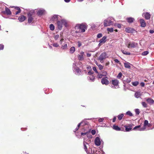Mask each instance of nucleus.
<instances>
[{
	"instance_id": "nucleus-14",
	"label": "nucleus",
	"mask_w": 154,
	"mask_h": 154,
	"mask_svg": "<svg viewBox=\"0 0 154 154\" xmlns=\"http://www.w3.org/2000/svg\"><path fill=\"white\" fill-rule=\"evenodd\" d=\"M132 124L129 125H125L124 127L125 128V130L127 131H129L132 129Z\"/></svg>"
},
{
	"instance_id": "nucleus-60",
	"label": "nucleus",
	"mask_w": 154,
	"mask_h": 154,
	"mask_svg": "<svg viewBox=\"0 0 154 154\" xmlns=\"http://www.w3.org/2000/svg\"><path fill=\"white\" fill-rule=\"evenodd\" d=\"M21 12V11H16V12H15V14L16 15H17V14L20 13Z\"/></svg>"
},
{
	"instance_id": "nucleus-31",
	"label": "nucleus",
	"mask_w": 154,
	"mask_h": 154,
	"mask_svg": "<svg viewBox=\"0 0 154 154\" xmlns=\"http://www.w3.org/2000/svg\"><path fill=\"white\" fill-rule=\"evenodd\" d=\"M50 29L51 30H53L54 29V26L53 24H51L50 25Z\"/></svg>"
},
{
	"instance_id": "nucleus-5",
	"label": "nucleus",
	"mask_w": 154,
	"mask_h": 154,
	"mask_svg": "<svg viewBox=\"0 0 154 154\" xmlns=\"http://www.w3.org/2000/svg\"><path fill=\"white\" fill-rule=\"evenodd\" d=\"M108 79V78L106 76L103 78L101 80V83L103 85H108L109 83Z\"/></svg>"
},
{
	"instance_id": "nucleus-45",
	"label": "nucleus",
	"mask_w": 154,
	"mask_h": 154,
	"mask_svg": "<svg viewBox=\"0 0 154 154\" xmlns=\"http://www.w3.org/2000/svg\"><path fill=\"white\" fill-rule=\"evenodd\" d=\"M59 37V35H56L54 36V38L55 40H57Z\"/></svg>"
},
{
	"instance_id": "nucleus-29",
	"label": "nucleus",
	"mask_w": 154,
	"mask_h": 154,
	"mask_svg": "<svg viewBox=\"0 0 154 154\" xmlns=\"http://www.w3.org/2000/svg\"><path fill=\"white\" fill-rule=\"evenodd\" d=\"M122 53L124 54L128 55H130L131 54V53L130 52H127L126 51H125L124 50H122Z\"/></svg>"
},
{
	"instance_id": "nucleus-6",
	"label": "nucleus",
	"mask_w": 154,
	"mask_h": 154,
	"mask_svg": "<svg viewBox=\"0 0 154 154\" xmlns=\"http://www.w3.org/2000/svg\"><path fill=\"white\" fill-rule=\"evenodd\" d=\"M112 21L109 19L105 20L104 21V26H107L111 25Z\"/></svg>"
},
{
	"instance_id": "nucleus-2",
	"label": "nucleus",
	"mask_w": 154,
	"mask_h": 154,
	"mask_svg": "<svg viewBox=\"0 0 154 154\" xmlns=\"http://www.w3.org/2000/svg\"><path fill=\"white\" fill-rule=\"evenodd\" d=\"M57 23L58 28L60 30H61L62 29L63 25L64 26L66 27L67 26V22L66 20L64 19L58 20L57 21Z\"/></svg>"
},
{
	"instance_id": "nucleus-30",
	"label": "nucleus",
	"mask_w": 154,
	"mask_h": 154,
	"mask_svg": "<svg viewBox=\"0 0 154 154\" xmlns=\"http://www.w3.org/2000/svg\"><path fill=\"white\" fill-rule=\"evenodd\" d=\"M67 44H66L62 46L61 48L63 50L66 49L67 48Z\"/></svg>"
},
{
	"instance_id": "nucleus-25",
	"label": "nucleus",
	"mask_w": 154,
	"mask_h": 154,
	"mask_svg": "<svg viewBox=\"0 0 154 154\" xmlns=\"http://www.w3.org/2000/svg\"><path fill=\"white\" fill-rule=\"evenodd\" d=\"M75 51V48L74 47H72L70 48L69 50L70 52L71 53H73Z\"/></svg>"
},
{
	"instance_id": "nucleus-39",
	"label": "nucleus",
	"mask_w": 154,
	"mask_h": 154,
	"mask_svg": "<svg viewBox=\"0 0 154 154\" xmlns=\"http://www.w3.org/2000/svg\"><path fill=\"white\" fill-rule=\"evenodd\" d=\"M135 111L136 114L137 115H139L140 113L139 110V109H135Z\"/></svg>"
},
{
	"instance_id": "nucleus-10",
	"label": "nucleus",
	"mask_w": 154,
	"mask_h": 154,
	"mask_svg": "<svg viewBox=\"0 0 154 154\" xmlns=\"http://www.w3.org/2000/svg\"><path fill=\"white\" fill-rule=\"evenodd\" d=\"M112 84L114 86H118L119 84V81L117 79L112 80Z\"/></svg>"
},
{
	"instance_id": "nucleus-22",
	"label": "nucleus",
	"mask_w": 154,
	"mask_h": 154,
	"mask_svg": "<svg viewBox=\"0 0 154 154\" xmlns=\"http://www.w3.org/2000/svg\"><path fill=\"white\" fill-rule=\"evenodd\" d=\"M113 128L114 130L117 131H122V130L121 128L119 127L118 126L115 125H113Z\"/></svg>"
},
{
	"instance_id": "nucleus-26",
	"label": "nucleus",
	"mask_w": 154,
	"mask_h": 154,
	"mask_svg": "<svg viewBox=\"0 0 154 154\" xmlns=\"http://www.w3.org/2000/svg\"><path fill=\"white\" fill-rule=\"evenodd\" d=\"M124 66L126 68L129 69L131 67L130 63L128 62L125 63Z\"/></svg>"
},
{
	"instance_id": "nucleus-47",
	"label": "nucleus",
	"mask_w": 154,
	"mask_h": 154,
	"mask_svg": "<svg viewBox=\"0 0 154 154\" xmlns=\"http://www.w3.org/2000/svg\"><path fill=\"white\" fill-rule=\"evenodd\" d=\"M96 133V131L94 130H92L91 131V133L93 135H94Z\"/></svg>"
},
{
	"instance_id": "nucleus-56",
	"label": "nucleus",
	"mask_w": 154,
	"mask_h": 154,
	"mask_svg": "<svg viewBox=\"0 0 154 154\" xmlns=\"http://www.w3.org/2000/svg\"><path fill=\"white\" fill-rule=\"evenodd\" d=\"M86 55L87 57H89L91 56V54H90L87 53Z\"/></svg>"
},
{
	"instance_id": "nucleus-41",
	"label": "nucleus",
	"mask_w": 154,
	"mask_h": 154,
	"mask_svg": "<svg viewBox=\"0 0 154 154\" xmlns=\"http://www.w3.org/2000/svg\"><path fill=\"white\" fill-rule=\"evenodd\" d=\"M122 75V73L121 72H119L118 75L117 76V78L118 79H120Z\"/></svg>"
},
{
	"instance_id": "nucleus-37",
	"label": "nucleus",
	"mask_w": 154,
	"mask_h": 154,
	"mask_svg": "<svg viewBox=\"0 0 154 154\" xmlns=\"http://www.w3.org/2000/svg\"><path fill=\"white\" fill-rule=\"evenodd\" d=\"M107 31L110 32H112L113 31V29L112 28H107Z\"/></svg>"
},
{
	"instance_id": "nucleus-1",
	"label": "nucleus",
	"mask_w": 154,
	"mask_h": 154,
	"mask_svg": "<svg viewBox=\"0 0 154 154\" xmlns=\"http://www.w3.org/2000/svg\"><path fill=\"white\" fill-rule=\"evenodd\" d=\"M88 26L85 23L77 24L75 27L76 33H83L87 29Z\"/></svg>"
},
{
	"instance_id": "nucleus-13",
	"label": "nucleus",
	"mask_w": 154,
	"mask_h": 154,
	"mask_svg": "<svg viewBox=\"0 0 154 154\" xmlns=\"http://www.w3.org/2000/svg\"><path fill=\"white\" fill-rule=\"evenodd\" d=\"M148 124V122L147 120H145L144 121V124H143V128H141L140 130V131H144V130L146 128V127Z\"/></svg>"
},
{
	"instance_id": "nucleus-55",
	"label": "nucleus",
	"mask_w": 154,
	"mask_h": 154,
	"mask_svg": "<svg viewBox=\"0 0 154 154\" xmlns=\"http://www.w3.org/2000/svg\"><path fill=\"white\" fill-rule=\"evenodd\" d=\"M140 85L141 86H142V87H144V85H145V84L143 82H141L140 83Z\"/></svg>"
},
{
	"instance_id": "nucleus-61",
	"label": "nucleus",
	"mask_w": 154,
	"mask_h": 154,
	"mask_svg": "<svg viewBox=\"0 0 154 154\" xmlns=\"http://www.w3.org/2000/svg\"><path fill=\"white\" fill-rule=\"evenodd\" d=\"M152 125L150 124V123H148L146 126H148V127H150Z\"/></svg>"
},
{
	"instance_id": "nucleus-19",
	"label": "nucleus",
	"mask_w": 154,
	"mask_h": 154,
	"mask_svg": "<svg viewBox=\"0 0 154 154\" xmlns=\"http://www.w3.org/2000/svg\"><path fill=\"white\" fill-rule=\"evenodd\" d=\"M147 102L150 104H152L154 103V100L150 98H148L146 100Z\"/></svg>"
},
{
	"instance_id": "nucleus-42",
	"label": "nucleus",
	"mask_w": 154,
	"mask_h": 154,
	"mask_svg": "<svg viewBox=\"0 0 154 154\" xmlns=\"http://www.w3.org/2000/svg\"><path fill=\"white\" fill-rule=\"evenodd\" d=\"M93 70L95 71V72L97 73H98V72L97 69L95 67H93L92 68Z\"/></svg>"
},
{
	"instance_id": "nucleus-20",
	"label": "nucleus",
	"mask_w": 154,
	"mask_h": 154,
	"mask_svg": "<svg viewBox=\"0 0 154 154\" xmlns=\"http://www.w3.org/2000/svg\"><path fill=\"white\" fill-rule=\"evenodd\" d=\"M127 20L128 23H131L134 22V19L133 18L130 17L127 18Z\"/></svg>"
},
{
	"instance_id": "nucleus-40",
	"label": "nucleus",
	"mask_w": 154,
	"mask_h": 154,
	"mask_svg": "<svg viewBox=\"0 0 154 154\" xmlns=\"http://www.w3.org/2000/svg\"><path fill=\"white\" fill-rule=\"evenodd\" d=\"M149 53V52L148 51H145L142 53V55L143 56H145L147 55Z\"/></svg>"
},
{
	"instance_id": "nucleus-17",
	"label": "nucleus",
	"mask_w": 154,
	"mask_h": 154,
	"mask_svg": "<svg viewBox=\"0 0 154 154\" xmlns=\"http://www.w3.org/2000/svg\"><path fill=\"white\" fill-rule=\"evenodd\" d=\"M26 19V17L23 15H21L18 18V20L20 22H22Z\"/></svg>"
},
{
	"instance_id": "nucleus-7",
	"label": "nucleus",
	"mask_w": 154,
	"mask_h": 154,
	"mask_svg": "<svg viewBox=\"0 0 154 154\" xmlns=\"http://www.w3.org/2000/svg\"><path fill=\"white\" fill-rule=\"evenodd\" d=\"M94 143L97 146H100L101 144V142L99 138L97 137L94 140Z\"/></svg>"
},
{
	"instance_id": "nucleus-52",
	"label": "nucleus",
	"mask_w": 154,
	"mask_h": 154,
	"mask_svg": "<svg viewBox=\"0 0 154 154\" xmlns=\"http://www.w3.org/2000/svg\"><path fill=\"white\" fill-rule=\"evenodd\" d=\"M94 73V72H93L91 71H90L88 72V74L89 75H92Z\"/></svg>"
},
{
	"instance_id": "nucleus-21",
	"label": "nucleus",
	"mask_w": 154,
	"mask_h": 154,
	"mask_svg": "<svg viewBox=\"0 0 154 154\" xmlns=\"http://www.w3.org/2000/svg\"><path fill=\"white\" fill-rule=\"evenodd\" d=\"M88 79L91 80V82H94L95 80V76L93 75H91L88 77Z\"/></svg>"
},
{
	"instance_id": "nucleus-23",
	"label": "nucleus",
	"mask_w": 154,
	"mask_h": 154,
	"mask_svg": "<svg viewBox=\"0 0 154 154\" xmlns=\"http://www.w3.org/2000/svg\"><path fill=\"white\" fill-rule=\"evenodd\" d=\"M106 37L105 36H103L101 39L100 40V43H104L106 42Z\"/></svg>"
},
{
	"instance_id": "nucleus-3",
	"label": "nucleus",
	"mask_w": 154,
	"mask_h": 154,
	"mask_svg": "<svg viewBox=\"0 0 154 154\" xmlns=\"http://www.w3.org/2000/svg\"><path fill=\"white\" fill-rule=\"evenodd\" d=\"M35 15V12L34 10H31L29 11L27 14L28 17V22L29 23H31L33 20V17Z\"/></svg>"
},
{
	"instance_id": "nucleus-59",
	"label": "nucleus",
	"mask_w": 154,
	"mask_h": 154,
	"mask_svg": "<svg viewBox=\"0 0 154 154\" xmlns=\"http://www.w3.org/2000/svg\"><path fill=\"white\" fill-rule=\"evenodd\" d=\"M116 117L115 116V117H114L113 118V120H112V122H115L116 121Z\"/></svg>"
},
{
	"instance_id": "nucleus-27",
	"label": "nucleus",
	"mask_w": 154,
	"mask_h": 154,
	"mask_svg": "<svg viewBox=\"0 0 154 154\" xmlns=\"http://www.w3.org/2000/svg\"><path fill=\"white\" fill-rule=\"evenodd\" d=\"M124 116V114L122 113L120 114H119L118 116V119L119 120H122V118Z\"/></svg>"
},
{
	"instance_id": "nucleus-18",
	"label": "nucleus",
	"mask_w": 154,
	"mask_h": 154,
	"mask_svg": "<svg viewBox=\"0 0 154 154\" xmlns=\"http://www.w3.org/2000/svg\"><path fill=\"white\" fill-rule=\"evenodd\" d=\"M45 13V11L43 10H40L37 12V14L38 16H41L44 14Z\"/></svg>"
},
{
	"instance_id": "nucleus-43",
	"label": "nucleus",
	"mask_w": 154,
	"mask_h": 154,
	"mask_svg": "<svg viewBox=\"0 0 154 154\" xmlns=\"http://www.w3.org/2000/svg\"><path fill=\"white\" fill-rule=\"evenodd\" d=\"M98 67L100 70H102L103 68V66L100 64L99 65Z\"/></svg>"
},
{
	"instance_id": "nucleus-12",
	"label": "nucleus",
	"mask_w": 154,
	"mask_h": 154,
	"mask_svg": "<svg viewBox=\"0 0 154 154\" xmlns=\"http://www.w3.org/2000/svg\"><path fill=\"white\" fill-rule=\"evenodd\" d=\"M140 26L142 27H144L146 26V24L144 20L140 19Z\"/></svg>"
},
{
	"instance_id": "nucleus-64",
	"label": "nucleus",
	"mask_w": 154,
	"mask_h": 154,
	"mask_svg": "<svg viewBox=\"0 0 154 154\" xmlns=\"http://www.w3.org/2000/svg\"><path fill=\"white\" fill-rule=\"evenodd\" d=\"M70 0H64V1L66 2H68L70 1Z\"/></svg>"
},
{
	"instance_id": "nucleus-16",
	"label": "nucleus",
	"mask_w": 154,
	"mask_h": 154,
	"mask_svg": "<svg viewBox=\"0 0 154 154\" xmlns=\"http://www.w3.org/2000/svg\"><path fill=\"white\" fill-rule=\"evenodd\" d=\"M58 15H54L51 17V20L53 21H57L58 20Z\"/></svg>"
},
{
	"instance_id": "nucleus-36",
	"label": "nucleus",
	"mask_w": 154,
	"mask_h": 154,
	"mask_svg": "<svg viewBox=\"0 0 154 154\" xmlns=\"http://www.w3.org/2000/svg\"><path fill=\"white\" fill-rule=\"evenodd\" d=\"M75 71L77 73H80L81 72V69L78 67H77L75 69Z\"/></svg>"
},
{
	"instance_id": "nucleus-57",
	"label": "nucleus",
	"mask_w": 154,
	"mask_h": 154,
	"mask_svg": "<svg viewBox=\"0 0 154 154\" xmlns=\"http://www.w3.org/2000/svg\"><path fill=\"white\" fill-rule=\"evenodd\" d=\"M149 32L150 33L152 34L154 33V31L153 30H150Z\"/></svg>"
},
{
	"instance_id": "nucleus-9",
	"label": "nucleus",
	"mask_w": 154,
	"mask_h": 154,
	"mask_svg": "<svg viewBox=\"0 0 154 154\" xmlns=\"http://www.w3.org/2000/svg\"><path fill=\"white\" fill-rule=\"evenodd\" d=\"M127 47L128 48H135L136 47L135 43L134 42H129L127 46Z\"/></svg>"
},
{
	"instance_id": "nucleus-38",
	"label": "nucleus",
	"mask_w": 154,
	"mask_h": 154,
	"mask_svg": "<svg viewBox=\"0 0 154 154\" xmlns=\"http://www.w3.org/2000/svg\"><path fill=\"white\" fill-rule=\"evenodd\" d=\"M126 114L130 116H132L133 115L132 113L130 111H128L126 112Z\"/></svg>"
},
{
	"instance_id": "nucleus-62",
	"label": "nucleus",
	"mask_w": 154,
	"mask_h": 154,
	"mask_svg": "<svg viewBox=\"0 0 154 154\" xmlns=\"http://www.w3.org/2000/svg\"><path fill=\"white\" fill-rule=\"evenodd\" d=\"M117 26L118 28H120L121 27V24H117Z\"/></svg>"
},
{
	"instance_id": "nucleus-28",
	"label": "nucleus",
	"mask_w": 154,
	"mask_h": 154,
	"mask_svg": "<svg viewBox=\"0 0 154 154\" xmlns=\"http://www.w3.org/2000/svg\"><path fill=\"white\" fill-rule=\"evenodd\" d=\"M98 74L97 75V78L98 79H101L102 78L103 75H102V73H101L99 72H98L97 73Z\"/></svg>"
},
{
	"instance_id": "nucleus-44",
	"label": "nucleus",
	"mask_w": 154,
	"mask_h": 154,
	"mask_svg": "<svg viewBox=\"0 0 154 154\" xmlns=\"http://www.w3.org/2000/svg\"><path fill=\"white\" fill-rule=\"evenodd\" d=\"M4 45L2 44H1L0 45V50H2L4 48Z\"/></svg>"
},
{
	"instance_id": "nucleus-46",
	"label": "nucleus",
	"mask_w": 154,
	"mask_h": 154,
	"mask_svg": "<svg viewBox=\"0 0 154 154\" xmlns=\"http://www.w3.org/2000/svg\"><path fill=\"white\" fill-rule=\"evenodd\" d=\"M103 76H106L107 75V72L106 71H104L102 73Z\"/></svg>"
},
{
	"instance_id": "nucleus-35",
	"label": "nucleus",
	"mask_w": 154,
	"mask_h": 154,
	"mask_svg": "<svg viewBox=\"0 0 154 154\" xmlns=\"http://www.w3.org/2000/svg\"><path fill=\"white\" fill-rule=\"evenodd\" d=\"M141 104L144 107L146 108L147 107V104L145 102H141Z\"/></svg>"
},
{
	"instance_id": "nucleus-34",
	"label": "nucleus",
	"mask_w": 154,
	"mask_h": 154,
	"mask_svg": "<svg viewBox=\"0 0 154 154\" xmlns=\"http://www.w3.org/2000/svg\"><path fill=\"white\" fill-rule=\"evenodd\" d=\"M134 95L135 97L138 98L140 97V94L139 93L137 92L135 93Z\"/></svg>"
},
{
	"instance_id": "nucleus-32",
	"label": "nucleus",
	"mask_w": 154,
	"mask_h": 154,
	"mask_svg": "<svg viewBox=\"0 0 154 154\" xmlns=\"http://www.w3.org/2000/svg\"><path fill=\"white\" fill-rule=\"evenodd\" d=\"M86 144H87V143L86 142H84L83 145L84 146V148L85 151H87V148L86 145Z\"/></svg>"
},
{
	"instance_id": "nucleus-63",
	"label": "nucleus",
	"mask_w": 154,
	"mask_h": 154,
	"mask_svg": "<svg viewBox=\"0 0 154 154\" xmlns=\"http://www.w3.org/2000/svg\"><path fill=\"white\" fill-rule=\"evenodd\" d=\"M86 133H82L81 134L82 135H86Z\"/></svg>"
},
{
	"instance_id": "nucleus-54",
	"label": "nucleus",
	"mask_w": 154,
	"mask_h": 154,
	"mask_svg": "<svg viewBox=\"0 0 154 154\" xmlns=\"http://www.w3.org/2000/svg\"><path fill=\"white\" fill-rule=\"evenodd\" d=\"M140 127V125H138V126H136L134 128V130H135V129H136L137 128H139Z\"/></svg>"
},
{
	"instance_id": "nucleus-15",
	"label": "nucleus",
	"mask_w": 154,
	"mask_h": 154,
	"mask_svg": "<svg viewBox=\"0 0 154 154\" xmlns=\"http://www.w3.org/2000/svg\"><path fill=\"white\" fill-rule=\"evenodd\" d=\"M150 15L149 13L146 12L144 13V17L146 20H149L150 17Z\"/></svg>"
},
{
	"instance_id": "nucleus-49",
	"label": "nucleus",
	"mask_w": 154,
	"mask_h": 154,
	"mask_svg": "<svg viewBox=\"0 0 154 154\" xmlns=\"http://www.w3.org/2000/svg\"><path fill=\"white\" fill-rule=\"evenodd\" d=\"M78 46L79 47H80L82 45V43L80 41H78L77 42Z\"/></svg>"
},
{
	"instance_id": "nucleus-4",
	"label": "nucleus",
	"mask_w": 154,
	"mask_h": 154,
	"mask_svg": "<svg viewBox=\"0 0 154 154\" xmlns=\"http://www.w3.org/2000/svg\"><path fill=\"white\" fill-rule=\"evenodd\" d=\"M107 57L108 56L106 52H103L98 57V60L100 62H101Z\"/></svg>"
},
{
	"instance_id": "nucleus-8",
	"label": "nucleus",
	"mask_w": 154,
	"mask_h": 154,
	"mask_svg": "<svg viewBox=\"0 0 154 154\" xmlns=\"http://www.w3.org/2000/svg\"><path fill=\"white\" fill-rule=\"evenodd\" d=\"M80 54L78 55V58L79 60H84V57H83V55L84 54V52L83 51H81L80 53Z\"/></svg>"
},
{
	"instance_id": "nucleus-58",
	"label": "nucleus",
	"mask_w": 154,
	"mask_h": 154,
	"mask_svg": "<svg viewBox=\"0 0 154 154\" xmlns=\"http://www.w3.org/2000/svg\"><path fill=\"white\" fill-rule=\"evenodd\" d=\"M114 61H115V62L117 63H119V61L117 59H115V60H114Z\"/></svg>"
},
{
	"instance_id": "nucleus-33",
	"label": "nucleus",
	"mask_w": 154,
	"mask_h": 154,
	"mask_svg": "<svg viewBox=\"0 0 154 154\" xmlns=\"http://www.w3.org/2000/svg\"><path fill=\"white\" fill-rule=\"evenodd\" d=\"M132 85L134 86H136L139 84V82L137 81L133 82L132 83Z\"/></svg>"
},
{
	"instance_id": "nucleus-11",
	"label": "nucleus",
	"mask_w": 154,
	"mask_h": 154,
	"mask_svg": "<svg viewBox=\"0 0 154 154\" xmlns=\"http://www.w3.org/2000/svg\"><path fill=\"white\" fill-rule=\"evenodd\" d=\"M125 31L128 33H133L135 30L132 28H127L125 29Z\"/></svg>"
},
{
	"instance_id": "nucleus-48",
	"label": "nucleus",
	"mask_w": 154,
	"mask_h": 154,
	"mask_svg": "<svg viewBox=\"0 0 154 154\" xmlns=\"http://www.w3.org/2000/svg\"><path fill=\"white\" fill-rule=\"evenodd\" d=\"M53 46L56 47H57L59 46V45L57 43H54L53 44Z\"/></svg>"
},
{
	"instance_id": "nucleus-51",
	"label": "nucleus",
	"mask_w": 154,
	"mask_h": 154,
	"mask_svg": "<svg viewBox=\"0 0 154 154\" xmlns=\"http://www.w3.org/2000/svg\"><path fill=\"white\" fill-rule=\"evenodd\" d=\"M15 9L17 10V11H21V9H20V8L19 7H15Z\"/></svg>"
},
{
	"instance_id": "nucleus-53",
	"label": "nucleus",
	"mask_w": 154,
	"mask_h": 154,
	"mask_svg": "<svg viewBox=\"0 0 154 154\" xmlns=\"http://www.w3.org/2000/svg\"><path fill=\"white\" fill-rule=\"evenodd\" d=\"M104 119L103 118H100L98 119V122H103Z\"/></svg>"
},
{
	"instance_id": "nucleus-24",
	"label": "nucleus",
	"mask_w": 154,
	"mask_h": 154,
	"mask_svg": "<svg viewBox=\"0 0 154 154\" xmlns=\"http://www.w3.org/2000/svg\"><path fill=\"white\" fill-rule=\"evenodd\" d=\"M5 12L8 15H10L11 14V12L10 9L7 8H5Z\"/></svg>"
},
{
	"instance_id": "nucleus-50",
	"label": "nucleus",
	"mask_w": 154,
	"mask_h": 154,
	"mask_svg": "<svg viewBox=\"0 0 154 154\" xmlns=\"http://www.w3.org/2000/svg\"><path fill=\"white\" fill-rule=\"evenodd\" d=\"M102 35L101 33H99L97 35V38H100L102 37Z\"/></svg>"
}]
</instances>
